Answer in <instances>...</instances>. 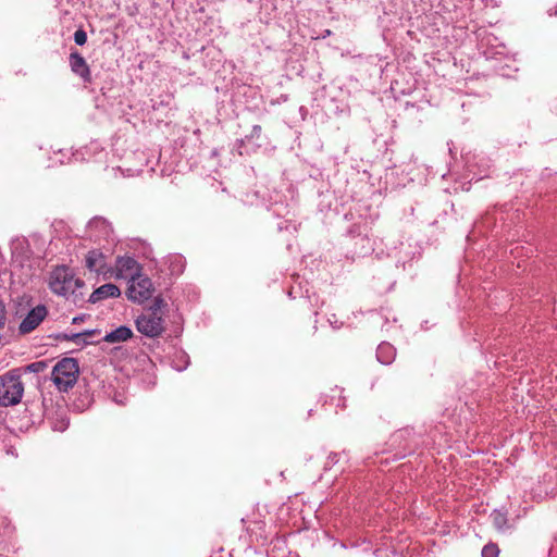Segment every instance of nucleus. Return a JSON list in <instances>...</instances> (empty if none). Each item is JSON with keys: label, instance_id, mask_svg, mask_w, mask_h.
<instances>
[{"label": "nucleus", "instance_id": "nucleus-1", "mask_svg": "<svg viewBox=\"0 0 557 557\" xmlns=\"http://www.w3.org/2000/svg\"><path fill=\"white\" fill-rule=\"evenodd\" d=\"M49 288L55 295L65 297L76 307L85 304L86 284L83 280L75 277L73 271L66 265L55 267L49 276Z\"/></svg>", "mask_w": 557, "mask_h": 557}, {"label": "nucleus", "instance_id": "nucleus-2", "mask_svg": "<svg viewBox=\"0 0 557 557\" xmlns=\"http://www.w3.org/2000/svg\"><path fill=\"white\" fill-rule=\"evenodd\" d=\"M24 384L20 369H13L0 376V406L9 407L21 403Z\"/></svg>", "mask_w": 557, "mask_h": 557}, {"label": "nucleus", "instance_id": "nucleus-3", "mask_svg": "<svg viewBox=\"0 0 557 557\" xmlns=\"http://www.w3.org/2000/svg\"><path fill=\"white\" fill-rule=\"evenodd\" d=\"M79 366L74 358H63L57 362L51 373V380L60 392H67L77 382Z\"/></svg>", "mask_w": 557, "mask_h": 557}, {"label": "nucleus", "instance_id": "nucleus-4", "mask_svg": "<svg viewBox=\"0 0 557 557\" xmlns=\"http://www.w3.org/2000/svg\"><path fill=\"white\" fill-rule=\"evenodd\" d=\"M137 331L148 337H158L164 331L162 313L148 311L136 319Z\"/></svg>", "mask_w": 557, "mask_h": 557}, {"label": "nucleus", "instance_id": "nucleus-5", "mask_svg": "<svg viewBox=\"0 0 557 557\" xmlns=\"http://www.w3.org/2000/svg\"><path fill=\"white\" fill-rule=\"evenodd\" d=\"M152 292L153 284L151 280L139 274L129 280L126 296L129 300L141 304L151 297Z\"/></svg>", "mask_w": 557, "mask_h": 557}, {"label": "nucleus", "instance_id": "nucleus-6", "mask_svg": "<svg viewBox=\"0 0 557 557\" xmlns=\"http://www.w3.org/2000/svg\"><path fill=\"white\" fill-rule=\"evenodd\" d=\"M47 314L48 309L45 305L36 306L27 313L25 319L20 323L18 332L21 334H28L33 332L45 320Z\"/></svg>", "mask_w": 557, "mask_h": 557}, {"label": "nucleus", "instance_id": "nucleus-7", "mask_svg": "<svg viewBox=\"0 0 557 557\" xmlns=\"http://www.w3.org/2000/svg\"><path fill=\"white\" fill-rule=\"evenodd\" d=\"M69 65L71 71L77 75L85 84H90L91 71L89 65L87 64L85 58L77 51H71L69 57Z\"/></svg>", "mask_w": 557, "mask_h": 557}, {"label": "nucleus", "instance_id": "nucleus-8", "mask_svg": "<svg viewBox=\"0 0 557 557\" xmlns=\"http://www.w3.org/2000/svg\"><path fill=\"white\" fill-rule=\"evenodd\" d=\"M115 267H116V272H117L116 273L117 278L129 277L132 280L133 277L139 275V270H140L139 263L133 257H129V256L119 257L116 259Z\"/></svg>", "mask_w": 557, "mask_h": 557}, {"label": "nucleus", "instance_id": "nucleus-9", "mask_svg": "<svg viewBox=\"0 0 557 557\" xmlns=\"http://www.w3.org/2000/svg\"><path fill=\"white\" fill-rule=\"evenodd\" d=\"M121 295L120 288L112 283L103 284L97 289H95L89 298L88 301L91 304H96L100 300L107 299V298H116Z\"/></svg>", "mask_w": 557, "mask_h": 557}, {"label": "nucleus", "instance_id": "nucleus-10", "mask_svg": "<svg viewBox=\"0 0 557 557\" xmlns=\"http://www.w3.org/2000/svg\"><path fill=\"white\" fill-rule=\"evenodd\" d=\"M104 258V255L98 249L88 251L85 259L86 268L90 271L102 273L106 267Z\"/></svg>", "mask_w": 557, "mask_h": 557}, {"label": "nucleus", "instance_id": "nucleus-11", "mask_svg": "<svg viewBox=\"0 0 557 557\" xmlns=\"http://www.w3.org/2000/svg\"><path fill=\"white\" fill-rule=\"evenodd\" d=\"M396 357V349L389 343H381L376 349V359L382 364H391Z\"/></svg>", "mask_w": 557, "mask_h": 557}, {"label": "nucleus", "instance_id": "nucleus-12", "mask_svg": "<svg viewBox=\"0 0 557 557\" xmlns=\"http://www.w3.org/2000/svg\"><path fill=\"white\" fill-rule=\"evenodd\" d=\"M132 336H133V331L125 325H121L117 329L109 332L104 336V341L108 343L114 344V343L125 342V341L129 339Z\"/></svg>", "mask_w": 557, "mask_h": 557}, {"label": "nucleus", "instance_id": "nucleus-13", "mask_svg": "<svg viewBox=\"0 0 557 557\" xmlns=\"http://www.w3.org/2000/svg\"><path fill=\"white\" fill-rule=\"evenodd\" d=\"M94 333H95V331H86L83 333H73V334L61 333V334H58L55 336V338L60 339V341H71V342H75V343L79 344L84 337L92 336Z\"/></svg>", "mask_w": 557, "mask_h": 557}, {"label": "nucleus", "instance_id": "nucleus-14", "mask_svg": "<svg viewBox=\"0 0 557 557\" xmlns=\"http://www.w3.org/2000/svg\"><path fill=\"white\" fill-rule=\"evenodd\" d=\"M493 524L497 530H504V528L507 525V517L505 513L500 511H493L492 513Z\"/></svg>", "mask_w": 557, "mask_h": 557}, {"label": "nucleus", "instance_id": "nucleus-15", "mask_svg": "<svg viewBox=\"0 0 557 557\" xmlns=\"http://www.w3.org/2000/svg\"><path fill=\"white\" fill-rule=\"evenodd\" d=\"M481 555H482V557H498V555H499V547L495 543H487L482 548Z\"/></svg>", "mask_w": 557, "mask_h": 557}, {"label": "nucleus", "instance_id": "nucleus-16", "mask_svg": "<svg viewBox=\"0 0 557 557\" xmlns=\"http://www.w3.org/2000/svg\"><path fill=\"white\" fill-rule=\"evenodd\" d=\"M47 368V363L45 361H36L26 366V372L39 373L42 372Z\"/></svg>", "mask_w": 557, "mask_h": 557}, {"label": "nucleus", "instance_id": "nucleus-17", "mask_svg": "<svg viewBox=\"0 0 557 557\" xmlns=\"http://www.w3.org/2000/svg\"><path fill=\"white\" fill-rule=\"evenodd\" d=\"M74 41L78 46H84L87 42V34L83 28H79L74 33Z\"/></svg>", "mask_w": 557, "mask_h": 557}, {"label": "nucleus", "instance_id": "nucleus-18", "mask_svg": "<svg viewBox=\"0 0 557 557\" xmlns=\"http://www.w3.org/2000/svg\"><path fill=\"white\" fill-rule=\"evenodd\" d=\"M165 301L161 297H156L153 300L152 306L150 307L149 311H156L158 313H161V309L165 307Z\"/></svg>", "mask_w": 557, "mask_h": 557}, {"label": "nucleus", "instance_id": "nucleus-19", "mask_svg": "<svg viewBox=\"0 0 557 557\" xmlns=\"http://www.w3.org/2000/svg\"><path fill=\"white\" fill-rule=\"evenodd\" d=\"M7 323V311L5 306L0 302V330H2L5 326Z\"/></svg>", "mask_w": 557, "mask_h": 557}, {"label": "nucleus", "instance_id": "nucleus-20", "mask_svg": "<svg viewBox=\"0 0 557 557\" xmlns=\"http://www.w3.org/2000/svg\"><path fill=\"white\" fill-rule=\"evenodd\" d=\"M261 126L260 125H255L251 129V134H250V138H259L260 135H261Z\"/></svg>", "mask_w": 557, "mask_h": 557}, {"label": "nucleus", "instance_id": "nucleus-21", "mask_svg": "<svg viewBox=\"0 0 557 557\" xmlns=\"http://www.w3.org/2000/svg\"><path fill=\"white\" fill-rule=\"evenodd\" d=\"M81 321H83V317H75V318H73V320H72V322H73L74 324H75V323H78V322H81Z\"/></svg>", "mask_w": 557, "mask_h": 557}]
</instances>
